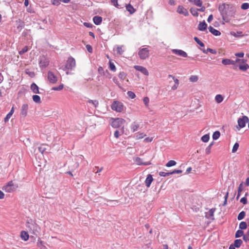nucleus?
<instances>
[{
  "instance_id": "29",
  "label": "nucleus",
  "mask_w": 249,
  "mask_h": 249,
  "mask_svg": "<svg viewBox=\"0 0 249 249\" xmlns=\"http://www.w3.org/2000/svg\"><path fill=\"white\" fill-rule=\"evenodd\" d=\"M238 67L239 69L243 71H246L249 68V65L246 63H245L244 64H240L239 65Z\"/></svg>"
},
{
  "instance_id": "33",
  "label": "nucleus",
  "mask_w": 249,
  "mask_h": 249,
  "mask_svg": "<svg viewBox=\"0 0 249 249\" xmlns=\"http://www.w3.org/2000/svg\"><path fill=\"white\" fill-rule=\"evenodd\" d=\"M243 242L241 239H236L234 242V244H233L235 247L239 248L241 246Z\"/></svg>"
},
{
  "instance_id": "7",
  "label": "nucleus",
  "mask_w": 249,
  "mask_h": 249,
  "mask_svg": "<svg viewBox=\"0 0 249 249\" xmlns=\"http://www.w3.org/2000/svg\"><path fill=\"white\" fill-rule=\"evenodd\" d=\"M125 122V120L122 118H117L111 119V125L114 128H118Z\"/></svg>"
},
{
  "instance_id": "58",
  "label": "nucleus",
  "mask_w": 249,
  "mask_h": 249,
  "mask_svg": "<svg viewBox=\"0 0 249 249\" xmlns=\"http://www.w3.org/2000/svg\"><path fill=\"white\" fill-rule=\"evenodd\" d=\"M213 145V143H211L209 144V145L206 149V153L207 154H209L211 153V147Z\"/></svg>"
},
{
  "instance_id": "60",
  "label": "nucleus",
  "mask_w": 249,
  "mask_h": 249,
  "mask_svg": "<svg viewBox=\"0 0 249 249\" xmlns=\"http://www.w3.org/2000/svg\"><path fill=\"white\" fill-rule=\"evenodd\" d=\"M153 137H147L144 139L143 142H150L153 141Z\"/></svg>"
},
{
  "instance_id": "31",
  "label": "nucleus",
  "mask_w": 249,
  "mask_h": 249,
  "mask_svg": "<svg viewBox=\"0 0 249 249\" xmlns=\"http://www.w3.org/2000/svg\"><path fill=\"white\" fill-rule=\"evenodd\" d=\"M190 12L193 16L197 17L198 16V9L195 8H191L190 9Z\"/></svg>"
},
{
  "instance_id": "11",
  "label": "nucleus",
  "mask_w": 249,
  "mask_h": 249,
  "mask_svg": "<svg viewBox=\"0 0 249 249\" xmlns=\"http://www.w3.org/2000/svg\"><path fill=\"white\" fill-rule=\"evenodd\" d=\"M47 78L49 82L52 84H55L57 81V77L51 71L48 72Z\"/></svg>"
},
{
  "instance_id": "40",
  "label": "nucleus",
  "mask_w": 249,
  "mask_h": 249,
  "mask_svg": "<svg viewBox=\"0 0 249 249\" xmlns=\"http://www.w3.org/2000/svg\"><path fill=\"white\" fill-rule=\"evenodd\" d=\"M37 245L40 249H47L46 247L43 245V242L41 240H38Z\"/></svg>"
},
{
  "instance_id": "23",
  "label": "nucleus",
  "mask_w": 249,
  "mask_h": 249,
  "mask_svg": "<svg viewBox=\"0 0 249 249\" xmlns=\"http://www.w3.org/2000/svg\"><path fill=\"white\" fill-rule=\"evenodd\" d=\"M93 21L95 24L98 25H100L102 21V18L99 16H95L93 18Z\"/></svg>"
},
{
  "instance_id": "57",
  "label": "nucleus",
  "mask_w": 249,
  "mask_h": 249,
  "mask_svg": "<svg viewBox=\"0 0 249 249\" xmlns=\"http://www.w3.org/2000/svg\"><path fill=\"white\" fill-rule=\"evenodd\" d=\"M235 62V64L238 63L240 64H242V63H245L246 61V60L245 59H238V58H236L235 61H234Z\"/></svg>"
},
{
  "instance_id": "10",
  "label": "nucleus",
  "mask_w": 249,
  "mask_h": 249,
  "mask_svg": "<svg viewBox=\"0 0 249 249\" xmlns=\"http://www.w3.org/2000/svg\"><path fill=\"white\" fill-rule=\"evenodd\" d=\"M49 63L48 59L45 56H41L39 57V64L40 67L45 68L47 67Z\"/></svg>"
},
{
  "instance_id": "18",
  "label": "nucleus",
  "mask_w": 249,
  "mask_h": 249,
  "mask_svg": "<svg viewBox=\"0 0 249 249\" xmlns=\"http://www.w3.org/2000/svg\"><path fill=\"white\" fill-rule=\"evenodd\" d=\"M153 180V178L152 175L149 174L145 180V183L146 186L147 187H149Z\"/></svg>"
},
{
  "instance_id": "8",
  "label": "nucleus",
  "mask_w": 249,
  "mask_h": 249,
  "mask_svg": "<svg viewBox=\"0 0 249 249\" xmlns=\"http://www.w3.org/2000/svg\"><path fill=\"white\" fill-rule=\"evenodd\" d=\"M76 66V62L74 58L70 56L68 58L65 65V68L68 70H72Z\"/></svg>"
},
{
  "instance_id": "35",
  "label": "nucleus",
  "mask_w": 249,
  "mask_h": 249,
  "mask_svg": "<svg viewBox=\"0 0 249 249\" xmlns=\"http://www.w3.org/2000/svg\"><path fill=\"white\" fill-rule=\"evenodd\" d=\"M109 67L110 70L112 71H116V68L115 65L110 60L109 61Z\"/></svg>"
},
{
  "instance_id": "17",
  "label": "nucleus",
  "mask_w": 249,
  "mask_h": 249,
  "mask_svg": "<svg viewBox=\"0 0 249 249\" xmlns=\"http://www.w3.org/2000/svg\"><path fill=\"white\" fill-rule=\"evenodd\" d=\"M222 63L224 65H233L236 67L235 62L230 59H224L222 60Z\"/></svg>"
},
{
  "instance_id": "24",
  "label": "nucleus",
  "mask_w": 249,
  "mask_h": 249,
  "mask_svg": "<svg viewBox=\"0 0 249 249\" xmlns=\"http://www.w3.org/2000/svg\"><path fill=\"white\" fill-rule=\"evenodd\" d=\"M21 238L24 241H27L29 239V235L27 231H22L20 234Z\"/></svg>"
},
{
  "instance_id": "15",
  "label": "nucleus",
  "mask_w": 249,
  "mask_h": 249,
  "mask_svg": "<svg viewBox=\"0 0 249 249\" xmlns=\"http://www.w3.org/2000/svg\"><path fill=\"white\" fill-rule=\"evenodd\" d=\"M135 161L136 164L139 165H148L151 164V163L150 161L143 162L142 160L139 157H137L135 159Z\"/></svg>"
},
{
  "instance_id": "36",
  "label": "nucleus",
  "mask_w": 249,
  "mask_h": 249,
  "mask_svg": "<svg viewBox=\"0 0 249 249\" xmlns=\"http://www.w3.org/2000/svg\"><path fill=\"white\" fill-rule=\"evenodd\" d=\"M198 80V77L197 75H191L189 78V80L191 82H196Z\"/></svg>"
},
{
  "instance_id": "46",
  "label": "nucleus",
  "mask_w": 249,
  "mask_h": 249,
  "mask_svg": "<svg viewBox=\"0 0 249 249\" xmlns=\"http://www.w3.org/2000/svg\"><path fill=\"white\" fill-rule=\"evenodd\" d=\"M64 88V85L61 84L58 87H53L52 89L53 90H61Z\"/></svg>"
},
{
  "instance_id": "62",
  "label": "nucleus",
  "mask_w": 249,
  "mask_h": 249,
  "mask_svg": "<svg viewBox=\"0 0 249 249\" xmlns=\"http://www.w3.org/2000/svg\"><path fill=\"white\" fill-rule=\"evenodd\" d=\"M86 47L89 52V53L92 52V48L90 45H87Z\"/></svg>"
},
{
  "instance_id": "12",
  "label": "nucleus",
  "mask_w": 249,
  "mask_h": 249,
  "mask_svg": "<svg viewBox=\"0 0 249 249\" xmlns=\"http://www.w3.org/2000/svg\"><path fill=\"white\" fill-rule=\"evenodd\" d=\"M177 12L178 14H182L184 16H188L189 15L188 11L182 5H179L178 6L177 9Z\"/></svg>"
},
{
  "instance_id": "48",
  "label": "nucleus",
  "mask_w": 249,
  "mask_h": 249,
  "mask_svg": "<svg viewBox=\"0 0 249 249\" xmlns=\"http://www.w3.org/2000/svg\"><path fill=\"white\" fill-rule=\"evenodd\" d=\"M88 102L90 104H92L95 107H96L99 104L97 100H89Z\"/></svg>"
},
{
  "instance_id": "5",
  "label": "nucleus",
  "mask_w": 249,
  "mask_h": 249,
  "mask_svg": "<svg viewBox=\"0 0 249 249\" xmlns=\"http://www.w3.org/2000/svg\"><path fill=\"white\" fill-rule=\"evenodd\" d=\"M17 188L18 185L11 181L2 187V190L8 193H11L15 191Z\"/></svg>"
},
{
  "instance_id": "1",
  "label": "nucleus",
  "mask_w": 249,
  "mask_h": 249,
  "mask_svg": "<svg viewBox=\"0 0 249 249\" xmlns=\"http://www.w3.org/2000/svg\"><path fill=\"white\" fill-rule=\"evenodd\" d=\"M218 10L223 20L226 22H229L232 18H235L236 9L231 4L225 3L220 4Z\"/></svg>"
},
{
  "instance_id": "49",
  "label": "nucleus",
  "mask_w": 249,
  "mask_h": 249,
  "mask_svg": "<svg viewBox=\"0 0 249 249\" xmlns=\"http://www.w3.org/2000/svg\"><path fill=\"white\" fill-rule=\"evenodd\" d=\"M194 40H195L196 41V42L198 44H199L201 47H204V43H203L202 42H201V41L199 40V39L198 37H194Z\"/></svg>"
},
{
  "instance_id": "44",
  "label": "nucleus",
  "mask_w": 249,
  "mask_h": 249,
  "mask_svg": "<svg viewBox=\"0 0 249 249\" xmlns=\"http://www.w3.org/2000/svg\"><path fill=\"white\" fill-rule=\"evenodd\" d=\"M126 76V74L124 72L122 71L119 73L118 75L119 78L122 80H124L125 79V77Z\"/></svg>"
},
{
  "instance_id": "43",
  "label": "nucleus",
  "mask_w": 249,
  "mask_h": 249,
  "mask_svg": "<svg viewBox=\"0 0 249 249\" xmlns=\"http://www.w3.org/2000/svg\"><path fill=\"white\" fill-rule=\"evenodd\" d=\"M247 227V225L245 222L242 221L239 224V228L241 230L246 229Z\"/></svg>"
},
{
  "instance_id": "25",
  "label": "nucleus",
  "mask_w": 249,
  "mask_h": 249,
  "mask_svg": "<svg viewBox=\"0 0 249 249\" xmlns=\"http://www.w3.org/2000/svg\"><path fill=\"white\" fill-rule=\"evenodd\" d=\"M14 112V108L13 107H12L10 111L7 114V115L6 116V117L4 118V121L5 122H7L9 120V119L11 118V117L13 115Z\"/></svg>"
},
{
  "instance_id": "21",
  "label": "nucleus",
  "mask_w": 249,
  "mask_h": 249,
  "mask_svg": "<svg viewBox=\"0 0 249 249\" xmlns=\"http://www.w3.org/2000/svg\"><path fill=\"white\" fill-rule=\"evenodd\" d=\"M140 125L136 122H133L130 126V128L133 132H135L139 128Z\"/></svg>"
},
{
  "instance_id": "45",
  "label": "nucleus",
  "mask_w": 249,
  "mask_h": 249,
  "mask_svg": "<svg viewBox=\"0 0 249 249\" xmlns=\"http://www.w3.org/2000/svg\"><path fill=\"white\" fill-rule=\"evenodd\" d=\"M209 139H210V137H209V135L208 134H206L201 137V140L203 142H208L209 140Z\"/></svg>"
},
{
  "instance_id": "9",
  "label": "nucleus",
  "mask_w": 249,
  "mask_h": 249,
  "mask_svg": "<svg viewBox=\"0 0 249 249\" xmlns=\"http://www.w3.org/2000/svg\"><path fill=\"white\" fill-rule=\"evenodd\" d=\"M29 107L27 104H23L20 108V117L24 118L28 114Z\"/></svg>"
},
{
  "instance_id": "53",
  "label": "nucleus",
  "mask_w": 249,
  "mask_h": 249,
  "mask_svg": "<svg viewBox=\"0 0 249 249\" xmlns=\"http://www.w3.org/2000/svg\"><path fill=\"white\" fill-rule=\"evenodd\" d=\"M171 175V172H160L159 173V175L161 177H166Z\"/></svg>"
},
{
  "instance_id": "30",
  "label": "nucleus",
  "mask_w": 249,
  "mask_h": 249,
  "mask_svg": "<svg viewBox=\"0 0 249 249\" xmlns=\"http://www.w3.org/2000/svg\"><path fill=\"white\" fill-rule=\"evenodd\" d=\"M126 10L130 13V14H132L135 12V9L133 8V7L131 4H128L126 6Z\"/></svg>"
},
{
  "instance_id": "28",
  "label": "nucleus",
  "mask_w": 249,
  "mask_h": 249,
  "mask_svg": "<svg viewBox=\"0 0 249 249\" xmlns=\"http://www.w3.org/2000/svg\"><path fill=\"white\" fill-rule=\"evenodd\" d=\"M224 98L221 94H217L215 97V100L217 103H220L223 101Z\"/></svg>"
},
{
  "instance_id": "6",
  "label": "nucleus",
  "mask_w": 249,
  "mask_h": 249,
  "mask_svg": "<svg viewBox=\"0 0 249 249\" xmlns=\"http://www.w3.org/2000/svg\"><path fill=\"white\" fill-rule=\"evenodd\" d=\"M249 119L247 116H243L242 117L239 118L237 120L238 125L236 126L237 128L240 129L246 126V124L249 123Z\"/></svg>"
},
{
  "instance_id": "41",
  "label": "nucleus",
  "mask_w": 249,
  "mask_h": 249,
  "mask_svg": "<svg viewBox=\"0 0 249 249\" xmlns=\"http://www.w3.org/2000/svg\"><path fill=\"white\" fill-rule=\"evenodd\" d=\"M246 213L244 211L241 212L238 215L237 219L238 220H241L243 219L245 216Z\"/></svg>"
},
{
  "instance_id": "52",
  "label": "nucleus",
  "mask_w": 249,
  "mask_h": 249,
  "mask_svg": "<svg viewBox=\"0 0 249 249\" xmlns=\"http://www.w3.org/2000/svg\"><path fill=\"white\" fill-rule=\"evenodd\" d=\"M239 145L238 143L236 142V143L234 144V145H233V148H232V153H235V152H236L237 151V149H238V147H239Z\"/></svg>"
},
{
  "instance_id": "27",
  "label": "nucleus",
  "mask_w": 249,
  "mask_h": 249,
  "mask_svg": "<svg viewBox=\"0 0 249 249\" xmlns=\"http://www.w3.org/2000/svg\"><path fill=\"white\" fill-rule=\"evenodd\" d=\"M124 47V46L123 45L116 46V51L118 54L121 55L124 52L123 50Z\"/></svg>"
},
{
  "instance_id": "39",
  "label": "nucleus",
  "mask_w": 249,
  "mask_h": 249,
  "mask_svg": "<svg viewBox=\"0 0 249 249\" xmlns=\"http://www.w3.org/2000/svg\"><path fill=\"white\" fill-rule=\"evenodd\" d=\"M123 130H121V131H119L118 130H116L114 132V137L116 138H118L120 136L123 134Z\"/></svg>"
},
{
  "instance_id": "14",
  "label": "nucleus",
  "mask_w": 249,
  "mask_h": 249,
  "mask_svg": "<svg viewBox=\"0 0 249 249\" xmlns=\"http://www.w3.org/2000/svg\"><path fill=\"white\" fill-rule=\"evenodd\" d=\"M134 68L141 72L142 74H143L145 75L148 76L149 75V72L145 68L141 66H135Z\"/></svg>"
},
{
  "instance_id": "59",
  "label": "nucleus",
  "mask_w": 249,
  "mask_h": 249,
  "mask_svg": "<svg viewBox=\"0 0 249 249\" xmlns=\"http://www.w3.org/2000/svg\"><path fill=\"white\" fill-rule=\"evenodd\" d=\"M52 3L54 5L58 6L60 5V0H52Z\"/></svg>"
},
{
  "instance_id": "56",
  "label": "nucleus",
  "mask_w": 249,
  "mask_h": 249,
  "mask_svg": "<svg viewBox=\"0 0 249 249\" xmlns=\"http://www.w3.org/2000/svg\"><path fill=\"white\" fill-rule=\"evenodd\" d=\"M149 98L147 97H145L143 99V102L145 105L146 107L148 106V103H149Z\"/></svg>"
},
{
  "instance_id": "13",
  "label": "nucleus",
  "mask_w": 249,
  "mask_h": 249,
  "mask_svg": "<svg viewBox=\"0 0 249 249\" xmlns=\"http://www.w3.org/2000/svg\"><path fill=\"white\" fill-rule=\"evenodd\" d=\"M172 52L173 53L183 57H187L188 56L187 53L181 50L173 49L172 50Z\"/></svg>"
},
{
  "instance_id": "55",
  "label": "nucleus",
  "mask_w": 249,
  "mask_h": 249,
  "mask_svg": "<svg viewBox=\"0 0 249 249\" xmlns=\"http://www.w3.org/2000/svg\"><path fill=\"white\" fill-rule=\"evenodd\" d=\"M241 8L243 10H246L249 8V3H244L241 5Z\"/></svg>"
},
{
  "instance_id": "19",
  "label": "nucleus",
  "mask_w": 249,
  "mask_h": 249,
  "mask_svg": "<svg viewBox=\"0 0 249 249\" xmlns=\"http://www.w3.org/2000/svg\"><path fill=\"white\" fill-rule=\"evenodd\" d=\"M209 30L210 31V32H211L213 35L215 36H218L221 35V33L219 31L213 28L212 26H210L209 27Z\"/></svg>"
},
{
  "instance_id": "50",
  "label": "nucleus",
  "mask_w": 249,
  "mask_h": 249,
  "mask_svg": "<svg viewBox=\"0 0 249 249\" xmlns=\"http://www.w3.org/2000/svg\"><path fill=\"white\" fill-rule=\"evenodd\" d=\"M127 94L128 96V97L131 99H134L136 97L135 94L133 92L131 91H128L127 92Z\"/></svg>"
},
{
  "instance_id": "42",
  "label": "nucleus",
  "mask_w": 249,
  "mask_h": 249,
  "mask_svg": "<svg viewBox=\"0 0 249 249\" xmlns=\"http://www.w3.org/2000/svg\"><path fill=\"white\" fill-rule=\"evenodd\" d=\"M176 162L173 160H169L166 164V166L167 167H171L174 166L176 164Z\"/></svg>"
},
{
  "instance_id": "32",
  "label": "nucleus",
  "mask_w": 249,
  "mask_h": 249,
  "mask_svg": "<svg viewBox=\"0 0 249 249\" xmlns=\"http://www.w3.org/2000/svg\"><path fill=\"white\" fill-rule=\"evenodd\" d=\"M146 136V135L143 133H137L136 134L135 138L136 140H140Z\"/></svg>"
},
{
  "instance_id": "2",
  "label": "nucleus",
  "mask_w": 249,
  "mask_h": 249,
  "mask_svg": "<svg viewBox=\"0 0 249 249\" xmlns=\"http://www.w3.org/2000/svg\"><path fill=\"white\" fill-rule=\"evenodd\" d=\"M27 230L34 235H37L40 231V228L36 222L32 219H28L26 222Z\"/></svg>"
},
{
  "instance_id": "47",
  "label": "nucleus",
  "mask_w": 249,
  "mask_h": 249,
  "mask_svg": "<svg viewBox=\"0 0 249 249\" xmlns=\"http://www.w3.org/2000/svg\"><path fill=\"white\" fill-rule=\"evenodd\" d=\"M242 190H243L242 183H241L239 185V186L238 189V194H237V197H236L237 199H238L239 198V197H240V193L242 191Z\"/></svg>"
},
{
  "instance_id": "20",
  "label": "nucleus",
  "mask_w": 249,
  "mask_h": 249,
  "mask_svg": "<svg viewBox=\"0 0 249 249\" xmlns=\"http://www.w3.org/2000/svg\"><path fill=\"white\" fill-rule=\"evenodd\" d=\"M31 89L32 91L36 94L39 93V88L36 84L33 83L31 85Z\"/></svg>"
},
{
  "instance_id": "16",
  "label": "nucleus",
  "mask_w": 249,
  "mask_h": 249,
  "mask_svg": "<svg viewBox=\"0 0 249 249\" xmlns=\"http://www.w3.org/2000/svg\"><path fill=\"white\" fill-rule=\"evenodd\" d=\"M24 22L20 19L16 21V25L18 32H20L24 27Z\"/></svg>"
},
{
  "instance_id": "34",
  "label": "nucleus",
  "mask_w": 249,
  "mask_h": 249,
  "mask_svg": "<svg viewBox=\"0 0 249 249\" xmlns=\"http://www.w3.org/2000/svg\"><path fill=\"white\" fill-rule=\"evenodd\" d=\"M33 100L36 103H40L41 102L40 97L37 95H33Z\"/></svg>"
},
{
  "instance_id": "64",
  "label": "nucleus",
  "mask_w": 249,
  "mask_h": 249,
  "mask_svg": "<svg viewBox=\"0 0 249 249\" xmlns=\"http://www.w3.org/2000/svg\"><path fill=\"white\" fill-rule=\"evenodd\" d=\"M235 55L237 57H243L244 55V53L243 52L238 53H236L235 54Z\"/></svg>"
},
{
  "instance_id": "54",
  "label": "nucleus",
  "mask_w": 249,
  "mask_h": 249,
  "mask_svg": "<svg viewBox=\"0 0 249 249\" xmlns=\"http://www.w3.org/2000/svg\"><path fill=\"white\" fill-rule=\"evenodd\" d=\"M243 239L246 242L249 241V229L248 230L247 233L243 236Z\"/></svg>"
},
{
  "instance_id": "61",
  "label": "nucleus",
  "mask_w": 249,
  "mask_h": 249,
  "mask_svg": "<svg viewBox=\"0 0 249 249\" xmlns=\"http://www.w3.org/2000/svg\"><path fill=\"white\" fill-rule=\"evenodd\" d=\"M112 80L115 84H116L117 85H118L119 88H121L120 84L119 83V81L116 77H113Z\"/></svg>"
},
{
  "instance_id": "22",
  "label": "nucleus",
  "mask_w": 249,
  "mask_h": 249,
  "mask_svg": "<svg viewBox=\"0 0 249 249\" xmlns=\"http://www.w3.org/2000/svg\"><path fill=\"white\" fill-rule=\"evenodd\" d=\"M207 27V24L206 23L205 21H203V22H201L198 24V29L199 30L203 31H204Z\"/></svg>"
},
{
  "instance_id": "4",
  "label": "nucleus",
  "mask_w": 249,
  "mask_h": 249,
  "mask_svg": "<svg viewBox=\"0 0 249 249\" xmlns=\"http://www.w3.org/2000/svg\"><path fill=\"white\" fill-rule=\"evenodd\" d=\"M111 108L117 112H121L124 110V105L119 101H114L111 106Z\"/></svg>"
},
{
  "instance_id": "3",
  "label": "nucleus",
  "mask_w": 249,
  "mask_h": 249,
  "mask_svg": "<svg viewBox=\"0 0 249 249\" xmlns=\"http://www.w3.org/2000/svg\"><path fill=\"white\" fill-rule=\"evenodd\" d=\"M150 51L148 48H140L138 51V55L141 59H146L149 56Z\"/></svg>"
},
{
  "instance_id": "37",
  "label": "nucleus",
  "mask_w": 249,
  "mask_h": 249,
  "mask_svg": "<svg viewBox=\"0 0 249 249\" xmlns=\"http://www.w3.org/2000/svg\"><path fill=\"white\" fill-rule=\"evenodd\" d=\"M220 135V133L219 131H215L213 134V140H216L218 139L219 138Z\"/></svg>"
},
{
  "instance_id": "26",
  "label": "nucleus",
  "mask_w": 249,
  "mask_h": 249,
  "mask_svg": "<svg viewBox=\"0 0 249 249\" xmlns=\"http://www.w3.org/2000/svg\"><path fill=\"white\" fill-rule=\"evenodd\" d=\"M190 2L193 3L195 5L198 7H201L202 2L201 0H188Z\"/></svg>"
},
{
  "instance_id": "63",
  "label": "nucleus",
  "mask_w": 249,
  "mask_h": 249,
  "mask_svg": "<svg viewBox=\"0 0 249 249\" xmlns=\"http://www.w3.org/2000/svg\"><path fill=\"white\" fill-rule=\"evenodd\" d=\"M240 202L244 204H247V198L245 197H242L240 199Z\"/></svg>"
},
{
  "instance_id": "51",
  "label": "nucleus",
  "mask_w": 249,
  "mask_h": 249,
  "mask_svg": "<svg viewBox=\"0 0 249 249\" xmlns=\"http://www.w3.org/2000/svg\"><path fill=\"white\" fill-rule=\"evenodd\" d=\"M28 47L27 46H25L21 50L19 51L18 53L20 55H22L24 54L25 53L28 51Z\"/></svg>"
},
{
  "instance_id": "38",
  "label": "nucleus",
  "mask_w": 249,
  "mask_h": 249,
  "mask_svg": "<svg viewBox=\"0 0 249 249\" xmlns=\"http://www.w3.org/2000/svg\"><path fill=\"white\" fill-rule=\"evenodd\" d=\"M244 232L241 230H238L235 233V236L236 238H238L241 237L242 236H244Z\"/></svg>"
}]
</instances>
